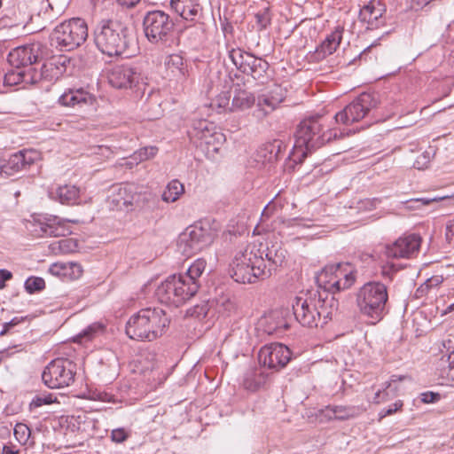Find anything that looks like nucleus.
I'll list each match as a JSON object with an SVG mask.
<instances>
[{
	"label": "nucleus",
	"instance_id": "f257e3e1",
	"mask_svg": "<svg viewBox=\"0 0 454 454\" xmlns=\"http://www.w3.org/2000/svg\"><path fill=\"white\" fill-rule=\"evenodd\" d=\"M323 126L322 118L317 116L300 122L295 132V143L288 158L290 163H301L308 153L337 137L336 131L330 129L323 131Z\"/></svg>",
	"mask_w": 454,
	"mask_h": 454
},
{
	"label": "nucleus",
	"instance_id": "f03ea898",
	"mask_svg": "<svg viewBox=\"0 0 454 454\" xmlns=\"http://www.w3.org/2000/svg\"><path fill=\"white\" fill-rule=\"evenodd\" d=\"M265 249L262 244L252 243L238 251L230 265L231 277L238 283H254L270 277L262 258Z\"/></svg>",
	"mask_w": 454,
	"mask_h": 454
},
{
	"label": "nucleus",
	"instance_id": "7ed1b4c3",
	"mask_svg": "<svg viewBox=\"0 0 454 454\" xmlns=\"http://www.w3.org/2000/svg\"><path fill=\"white\" fill-rule=\"evenodd\" d=\"M169 320L159 308L140 309L128 320L126 333L133 340L152 341L162 336Z\"/></svg>",
	"mask_w": 454,
	"mask_h": 454
},
{
	"label": "nucleus",
	"instance_id": "20e7f679",
	"mask_svg": "<svg viewBox=\"0 0 454 454\" xmlns=\"http://www.w3.org/2000/svg\"><path fill=\"white\" fill-rule=\"evenodd\" d=\"M295 319L305 327L323 326L332 318V311L317 293L301 294L292 303Z\"/></svg>",
	"mask_w": 454,
	"mask_h": 454
},
{
	"label": "nucleus",
	"instance_id": "39448f33",
	"mask_svg": "<svg viewBox=\"0 0 454 454\" xmlns=\"http://www.w3.org/2000/svg\"><path fill=\"white\" fill-rule=\"evenodd\" d=\"M387 300V286L378 281L365 283L356 294L357 309L364 317L371 319L372 324H375L383 318Z\"/></svg>",
	"mask_w": 454,
	"mask_h": 454
},
{
	"label": "nucleus",
	"instance_id": "423d86ee",
	"mask_svg": "<svg viewBox=\"0 0 454 454\" xmlns=\"http://www.w3.org/2000/svg\"><path fill=\"white\" fill-rule=\"evenodd\" d=\"M94 42L97 48L109 57L122 55L128 47L124 28L112 20L98 24L94 30Z\"/></svg>",
	"mask_w": 454,
	"mask_h": 454
},
{
	"label": "nucleus",
	"instance_id": "0eeeda50",
	"mask_svg": "<svg viewBox=\"0 0 454 454\" xmlns=\"http://www.w3.org/2000/svg\"><path fill=\"white\" fill-rule=\"evenodd\" d=\"M198 290L199 286L194 283L188 286L182 278L181 274H174L160 283L156 289L155 295L160 303L179 307L195 295Z\"/></svg>",
	"mask_w": 454,
	"mask_h": 454
},
{
	"label": "nucleus",
	"instance_id": "6e6552de",
	"mask_svg": "<svg viewBox=\"0 0 454 454\" xmlns=\"http://www.w3.org/2000/svg\"><path fill=\"white\" fill-rule=\"evenodd\" d=\"M51 38L59 51H73L88 38V26L82 19H71L58 25Z\"/></svg>",
	"mask_w": 454,
	"mask_h": 454
},
{
	"label": "nucleus",
	"instance_id": "1a4fd4ad",
	"mask_svg": "<svg viewBox=\"0 0 454 454\" xmlns=\"http://www.w3.org/2000/svg\"><path fill=\"white\" fill-rule=\"evenodd\" d=\"M215 233L208 222L188 226L179 236L178 247L187 256L200 252L214 241Z\"/></svg>",
	"mask_w": 454,
	"mask_h": 454
},
{
	"label": "nucleus",
	"instance_id": "9d476101",
	"mask_svg": "<svg viewBox=\"0 0 454 454\" xmlns=\"http://www.w3.org/2000/svg\"><path fill=\"white\" fill-rule=\"evenodd\" d=\"M356 276L349 263L326 265L317 276L320 288L329 293H337L349 288Z\"/></svg>",
	"mask_w": 454,
	"mask_h": 454
},
{
	"label": "nucleus",
	"instance_id": "9b49d317",
	"mask_svg": "<svg viewBox=\"0 0 454 454\" xmlns=\"http://www.w3.org/2000/svg\"><path fill=\"white\" fill-rule=\"evenodd\" d=\"M137 190V186L133 184L113 185L107 197L109 207L113 210L131 211L135 207H142L144 203L153 199L151 193L142 194Z\"/></svg>",
	"mask_w": 454,
	"mask_h": 454
},
{
	"label": "nucleus",
	"instance_id": "f8f14e48",
	"mask_svg": "<svg viewBox=\"0 0 454 454\" xmlns=\"http://www.w3.org/2000/svg\"><path fill=\"white\" fill-rule=\"evenodd\" d=\"M75 364L67 358L52 360L43 370L42 380L50 388H62L74 381Z\"/></svg>",
	"mask_w": 454,
	"mask_h": 454
},
{
	"label": "nucleus",
	"instance_id": "ddd939ff",
	"mask_svg": "<svg viewBox=\"0 0 454 454\" xmlns=\"http://www.w3.org/2000/svg\"><path fill=\"white\" fill-rule=\"evenodd\" d=\"M379 96L364 92L334 115L335 122L349 125L364 119L372 109L377 107Z\"/></svg>",
	"mask_w": 454,
	"mask_h": 454
},
{
	"label": "nucleus",
	"instance_id": "4468645a",
	"mask_svg": "<svg viewBox=\"0 0 454 454\" xmlns=\"http://www.w3.org/2000/svg\"><path fill=\"white\" fill-rule=\"evenodd\" d=\"M143 25L145 36L153 43L166 41L174 27L169 15L160 10L148 12L144 18Z\"/></svg>",
	"mask_w": 454,
	"mask_h": 454
},
{
	"label": "nucleus",
	"instance_id": "2eb2a0df",
	"mask_svg": "<svg viewBox=\"0 0 454 454\" xmlns=\"http://www.w3.org/2000/svg\"><path fill=\"white\" fill-rule=\"evenodd\" d=\"M291 351L284 344L274 342L261 348L258 359L261 364L271 370L279 371L291 360Z\"/></svg>",
	"mask_w": 454,
	"mask_h": 454
},
{
	"label": "nucleus",
	"instance_id": "dca6fc26",
	"mask_svg": "<svg viewBox=\"0 0 454 454\" xmlns=\"http://www.w3.org/2000/svg\"><path fill=\"white\" fill-rule=\"evenodd\" d=\"M420 243L419 235H406L386 246L385 254L389 258H411L419 252Z\"/></svg>",
	"mask_w": 454,
	"mask_h": 454
},
{
	"label": "nucleus",
	"instance_id": "f3484780",
	"mask_svg": "<svg viewBox=\"0 0 454 454\" xmlns=\"http://www.w3.org/2000/svg\"><path fill=\"white\" fill-rule=\"evenodd\" d=\"M42 45L34 43L17 47L10 51L8 62L15 68H20L35 63L42 57Z\"/></svg>",
	"mask_w": 454,
	"mask_h": 454
},
{
	"label": "nucleus",
	"instance_id": "a211bd4d",
	"mask_svg": "<svg viewBox=\"0 0 454 454\" xmlns=\"http://www.w3.org/2000/svg\"><path fill=\"white\" fill-rule=\"evenodd\" d=\"M108 82L116 89H129L138 82L139 74L130 65L122 64L113 67L108 72Z\"/></svg>",
	"mask_w": 454,
	"mask_h": 454
},
{
	"label": "nucleus",
	"instance_id": "6ab92c4d",
	"mask_svg": "<svg viewBox=\"0 0 454 454\" xmlns=\"http://www.w3.org/2000/svg\"><path fill=\"white\" fill-rule=\"evenodd\" d=\"M189 75L188 66L179 54H171L164 60L163 77L168 81L183 82Z\"/></svg>",
	"mask_w": 454,
	"mask_h": 454
},
{
	"label": "nucleus",
	"instance_id": "aec40b11",
	"mask_svg": "<svg viewBox=\"0 0 454 454\" xmlns=\"http://www.w3.org/2000/svg\"><path fill=\"white\" fill-rule=\"evenodd\" d=\"M385 12V5L380 0H371L360 9L359 20L367 29L377 28L382 24L380 19Z\"/></svg>",
	"mask_w": 454,
	"mask_h": 454
},
{
	"label": "nucleus",
	"instance_id": "412c9836",
	"mask_svg": "<svg viewBox=\"0 0 454 454\" xmlns=\"http://www.w3.org/2000/svg\"><path fill=\"white\" fill-rule=\"evenodd\" d=\"M35 153L31 151H20L12 155L7 160H4V175L11 176L16 173L27 169L34 163Z\"/></svg>",
	"mask_w": 454,
	"mask_h": 454
},
{
	"label": "nucleus",
	"instance_id": "4be33fe9",
	"mask_svg": "<svg viewBox=\"0 0 454 454\" xmlns=\"http://www.w3.org/2000/svg\"><path fill=\"white\" fill-rule=\"evenodd\" d=\"M343 27L338 26L326 36V38L316 48L311 58L316 61H321L327 56L336 51L342 40Z\"/></svg>",
	"mask_w": 454,
	"mask_h": 454
},
{
	"label": "nucleus",
	"instance_id": "5701e85b",
	"mask_svg": "<svg viewBox=\"0 0 454 454\" xmlns=\"http://www.w3.org/2000/svg\"><path fill=\"white\" fill-rule=\"evenodd\" d=\"M286 97V89L280 85H274L270 91L258 97L257 107L263 114H268L274 111L285 100Z\"/></svg>",
	"mask_w": 454,
	"mask_h": 454
},
{
	"label": "nucleus",
	"instance_id": "b1692460",
	"mask_svg": "<svg viewBox=\"0 0 454 454\" xmlns=\"http://www.w3.org/2000/svg\"><path fill=\"white\" fill-rule=\"evenodd\" d=\"M95 102L96 97L82 88L68 89L59 98V103L61 106L71 107L83 105L91 106Z\"/></svg>",
	"mask_w": 454,
	"mask_h": 454
},
{
	"label": "nucleus",
	"instance_id": "393cba45",
	"mask_svg": "<svg viewBox=\"0 0 454 454\" xmlns=\"http://www.w3.org/2000/svg\"><path fill=\"white\" fill-rule=\"evenodd\" d=\"M171 8L184 20L196 22L202 16L198 0H171Z\"/></svg>",
	"mask_w": 454,
	"mask_h": 454
},
{
	"label": "nucleus",
	"instance_id": "a878e982",
	"mask_svg": "<svg viewBox=\"0 0 454 454\" xmlns=\"http://www.w3.org/2000/svg\"><path fill=\"white\" fill-rule=\"evenodd\" d=\"M49 272L64 280H75L82 277L83 270L81 264L77 262H58L52 263L49 268Z\"/></svg>",
	"mask_w": 454,
	"mask_h": 454
},
{
	"label": "nucleus",
	"instance_id": "bb28decb",
	"mask_svg": "<svg viewBox=\"0 0 454 454\" xmlns=\"http://www.w3.org/2000/svg\"><path fill=\"white\" fill-rule=\"evenodd\" d=\"M195 130L196 137L204 144L213 145L214 151L218 150L215 145L224 141V135L222 132L215 131L214 125L207 121H200L195 127Z\"/></svg>",
	"mask_w": 454,
	"mask_h": 454
},
{
	"label": "nucleus",
	"instance_id": "cd10ccee",
	"mask_svg": "<svg viewBox=\"0 0 454 454\" xmlns=\"http://www.w3.org/2000/svg\"><path fill=\"white\" fill-rule=\"evenodd\" d=\"M38 226L43 236L45 237H60L65 236L68 230L64 221L57 216L46 218L44 222H39Z\"/></svg>",
	"mask_w": 454,
	"mask_h": 454
},
{
	"label": "nucleus",
	"instance_id": "c85d7f7f",
	"mask_svg": "<svg viewBox=\"0 0 454 454\" xmlns=\"http://www.w3.org/2000/svg\"><path fill=\"white\" fill-rule=\"evenodd\" d=\"M268 68V62L252 55L247 57V65L242 73L251 75L254 80L262 82Z\"/></svg>",
	"mask_w": 454,
	"mask_h": 454
},
{
	"label": "nucleus",
	"instance_id": "c756f323",
	"mask_svg": "<svg viewBox=\"0 0 454 454\" xmlns=\"http://www.w3.org/2000/svg\"><path fill=\"white\" fill-rule=\"evenodd\" d=\"M266 382V376L260 369H250L245 375L243 386L249 391H256Z\"/></svg>",
	"mask_w": 454,
	"mask_h": 454
},
{
	"label": "nucleus",
	"instance_id": "7c9ffc66",
	"mask_svg": "<svg viewBox=\"0 0 454 454\" xmlns=\"http://www.w3.org/2000/svg\"><path fill=\"white\" fill-rule=\"evenodd\" d=\"M254 103V97L245 90H236L233 96L231 112L243 111L250 108Z\"/></svg>",
	"mask_w": 454,
	"mask_h": 454
},
{
	"label": "nucleus",
	"instance_id": "2f4dec72",
	"mask_svg": "<svg viewBox=\"0 0 454 454\" xmlns=\"http://www.w3.org/2000/svg\"><path fill=\"white\" fill-rule=\"evenodd\" d=\"M79 192L76 186L65 184L56 190L55 196L60 203L73 205L77 202Z\"/></svg>",
	"mask_w": 454,
	"mask_h": 454
},
{
	"label": "nucleus",
	"instance_id": "473e14b6",
	"mask_svg": "<svg viewBox=\"0 0 454 454\" xmlns=\"http://www.w3.org/2000/svg\"><path fill=\"white\" fill-rule=\"evenodd\" d=\"M207 262L204 259H197L187 270L185 275H182V278L186 282L188 286L194 283L200 286L198 278L202 275L206 269Z\"/></svg>",
	"mask_w": 454,
	"mask_h": 454
},
{
	"label": "nucleus",
	"instance_id": "72a5a7b5",
	"mask_svg": "<svg viewBox=\"0 0 454 454\" xmlns=\"http://www.w3.org/2000/svg\"><path fill=\"white\" fill-rule=\"evenodd\" d=\"M184 184L180 181L174 179L167 184L161 195V199L163 201L168 203L175 202L180 198L181 195L184 194Z\"/></svg>",
	"mask_w": 454,
	"mask_h": 454
},
{
	"label": "nucleus",
	"instance_id": "f704fd0d",
	"mask_svg": "<svg viewBox=\"0 0 454 454\" xmlns=\"http://www.w3.org/2000/svg\"><path fill=\"white\" fill-rule=\"evenodd\" d=\"M26 20L21 18L20 12L12 11L0 18V28H12L17 27H26Z\"/></svg>",
	"mask_w": 454,
	"mask_h": 454
},
{
	"label": "nucleus",
	"instance_id": "c9c22d12",
	"mask_svg": "<svg viewBox=\"0 0 454 454\" xmlns=\"http://www.w3.org/2000/svg\"><path fill=\"white\" fill-rule=\"evenodd\" d=\"M359 406L334 405L335 418L337 420H347L356 418L364 412Z\"/></svg>",
	"mask_w": 454,
	"mask_h": 454
},
{
	"label": "nucleus",
	"instance_id": "e433bc0d",
	"mask_svg": "<svg viewBox=\"0 0 454 454\" xmlns=\"http://www.w3.org/2000/svg\"><path fill=\"white\" fill-rule=\"evenodd\" d=\"M265 249L264 254H262V258L266 262V266L270 270V276L271 275V270L275 269L278 264H281L284 259V254L282 252L278 253L277 250L270 249L266 245L261 243Z\"/></svg>",
	"mask_w": 454,
	"mask_h": 454
},
{
	"label": "nucleus",
	"instance_id": "4c0bfd02",
	"mask_svg": "<svg viewBox=\"0 0 454 454\" xmlns=\"http://www.w3.org/2000/svg\"><path fill=\"white\" fill-rule=\"evenodd\" d=\"M252 54L242 51L239 48H231L228 50V57L233 65L240 71L243 72L247 65V57Z\"/></svg>",
	"mask_w": 454,
	"mask_h": 454
},
{
	"label": "nucleus",
	"instance_id": "58836bf2",
	"mask_svg": "<svg viewBox=\"0 0 454 454\" xmlns=\"http://www.w3.org/2000/svg\"><path fill=\"white\" fill-rule=\"evenodd\" d=\"M14 436L21 445L34 444L33 441L30 442L31 431L26 424H16L14 427Z\"/></svg>",
	"mask_w": 454,
	"mask_h": 454
},
{
	"label": "nucleus",
	"instance_id": "ea45409f",
	"mask_svg": "<svg viewBox=\"0 0 454 454\" xmlns=\"http://www.w3.org/2000/svg\"><path fill=\"white\" fill-rule=\"evenodd\" d=\"M41 71L43 74L44 81L47 82L57 80L61 74L60 68L52 61L44 63L41 67Z\"/></svg>",
	"mask_w": 454,
	"mask_h": 454
},
{
	"label": "nucleus",
	"instance_id": "a19ab883",
	"mask_svg": "<svg viewBox=\"0 0 454 454\" xmlns=\"http://www.w3.org/2000/svg\"><path fill=\"white\" fill-rule=\"evenodd\" d=\"M443 281L441 275H435L427 279L418 289L417 295H426L431 289L438 287Z\"/></svg>",
	"mask_w": 454,
	"mask_h": 454
},
{
	"label": "nucleus",
	"instance_id": "79ce46f5",
	"mask_svg": "<svg viewBox=\"0 0 454 454\" xmlns=\"http://www.w3.org/2000/svg\"><path fill=\"white\" fill-rule=\"evenodd\" d=\"M26 71L16 68V70L9 71L4 75V82L7 85L13 86L21 82L26 83Z\"/></svg>",
	"mask_w": 454,
	"mask_h": 454
},
{
	"label": "nucleus",
	"instance_id": "37998d69",
	"mask_svg": "<svg viewBox=\"0 0 454 454\" xmlns=\"http://www.w3.org/2000/svg\"><path fill=\"white\" fill-rule=\"evenodd\" d=\"M231 94L228 91H223L220 93L216 98L212 102V106L216 107L219 112L221 111H230L231 103L230 102Z\"/></svg>",
	"mask_w": 454,
	"mask_h": 454
},
{
	"label": "nucleus",
	"instance_id": "c03bdc74",
	"mask_svg": "<svg viewBox=\"0 0 454 454\" xmlns=\"http://www.w3.org/2000/svg\"><path fill=\"white\" fill-rule=\"evenodd\" d=\"M282 314L283 313L281 311L276 310V311H272L270 314H268L267 316H265L264 320L266 323H270L271 320H277L275 325L269 328V330H268L269 333H271L273 331L282 329V328H284V329L287 328V325L285 322V320L280 318L282 317Z\"/></svg>",
	"mask_w": 454,
	"mask_h": 454
},
{
	"label": "nucleus",
	"instance_id": "a18cd8bd",
	"mask_svg": "<svg viewBox=\"0 0 454 454\" xmlns=\"http://www.w3.org/2000/svg\"><path fill=\"white\" fill-rule=\"evenodd\" d=\"M447 363L448 366L441 371V377L454 386V351L448 356Z\"/></svg>",
	"mask_w": 454,
	"mask_h": 454
},
{
	"label": "nucleus",
	"instance_id": "49530a36",
	"mask_svg": "<svg viewBox=\"0 0 454 454\" xmlns=\"http://www.w3.org/2000/svg\"><path fill=\"white\" fill-rule=\"evenodd\" d=\"M52 246H58L59 251L62 254L74 253L78 248V244L74 239H63L52 244Z\"/></svg>",
	"mask_w": 454,
	"mask_h": 454
},
{
	"label": "nucleus",
	"instance_id": "de8ad7c7",
	"mask_svg": "<svg viewBox=\"0 0 454 454\" xmlns=\"http://www.w3.org/2000/svg\"><path fill=\"white\" fill-rule=\"evenodd\" d=\"M403 380V377L393 375L388 381L384 384V388L381 389L382 395L381 396L390 397V400L395 396L397 387L394 386L397 381H401Z\"/></svg>",
	"mask_w": 454,
	"mask_h": 454
},
{
	"label": "nucleus",
	"instance_id": "09e8293b",
	"mask_svg": "<svg viewBox=\"0 0 454 454\" xmlns=\"http://www.w3.org/2000/svg\"><path fill=\"white\" fill-rule=\"evenodd\" d=\"M45 287L43 278L39 277H30L25 282V289L28 294L41 291Z\"/></svg>",
	"mask_w": 454,
	"mask_h": 454
},
{
	"label": "nucleus",
	"instance_id": "8fccbe9b",
	"mask_svg": "<svg viewBox=\"0 0 454 454\" xmlns=\"http://www.w3.org/2000/svg\"><path fill=\"white\" fill-rule=\"evenodd\" d=\"M158 151L156 146H145L136 151L134 157L137 161L142 162L153 158L158 153Z\"/></svg>",
	"mask_w": 454,
	"mask_h": 454
},
{
	"label": "nucleus",
	"instance_id": "3c124183",
	"mask_svg": "<svg viewBox=\"0 0 454 454\" xmlns=\"http://www.w3.org/2000/svg\"><path fill=\"white\" fill-rule=\"evenodd\" d=\"M255 18L256 23L261 30L265 29L270 24L271 21L270 10L268 8L264 9L262 12L256 13Z\"/></svg>",
	"mask_w": 454,
	"mask_h": 454
},
{
	"label": "nucleus",
	"instance_id": "603ef678",
	"mask_svg": "<svg viewBox=\"0 0 454 454\" xmlns=\"http://www.w3.org/2000/svg\"><path fill=\"white\" fill-rule=\"evenodd\" d=\"M26 84H35L41 81H44L43 74L40 70L29 68L26 71Z\"/></svg>",
	"mask_w": 454,
	"mask_h": 454
},
{
	"label": "nucleus",
	"instance_id": "864d4df0",
	"mask_svg": "<svg viewBox=\"0 0 454 454\" xmlns=\"http://www.w3.org/2000/svg\"><path fill=\"white\" fill-rule=\"evenodd\" d=\"M281 142L280 141H274V143L266 145L263 149H262V153L263 152H269L270 156L267 159L268 161H273L276 160L278 157V153L281 148Z\"/></svg>",
	"mask_w": 454,
	"mask_h": 454
},
{
	"label": "nucleus",
	"instance_id": "5fc2aeb1",
	"mask_svg": "<svg viewBox=\"0 0 454 454\" xmlns=\"http://www.w3.org/2000/svg\"><path fill=\"white\" fill-rule=\"evenodd\" d=\"M130 435V432L123 427L114 429L111 433V439L116 443L125 442Z\"/></svg>",
	"mask_w": 454,
	"mask_h": 454
},
{
	"label": "nucleus",
	"instance_id": "6e6d98bb",
	"mask_svg": "<svg viewBox=\"0 0 454 454\" xmlns=\"http://www.w3.org/2000/svg\"><path fill=\"white\" fill-rule=\"evenodd\" d=\"M403 403L401 400L396 401L395 403H392L388 406L387 409H382L379 412V420L380 421L382 419L386 418L387 416H390L396 411H400L403 407Z\"/></svg>",
	"mask_w": 454,
	"mask_h": 454
},
{
	"label": "nucleus",
	"instance_id": "4d7b16f0",
	"mask_svg": "<svg viewBox=\"0 0 454 454\" xmlns=\"http://www.w3.org/2000/svg\"><path fill=\"white\" fill-rule=\"evenodd\" d=\"M207 310V304L202 303L200 305H195L194 307L187 309L186 315L194 317H206Z\"/></svg>",
	"mask_w": 454,
	"mask_h": 454
},
{
	"label": "nucleus",
	"instance_id": "13d9d810",
	"mask_svg": "<svg viewBox=\"0 0 454 454\" xmlns=\"http://www.w3.org/2000/svg\"><path fill=\"white\" fill-rule=\"evenodd\" d=\"M101 329L100 325H90L88 328H86L85 330H83L81 333H79L76 337H75V340L77 341H80L82 342V340L83 338L87 339V340H90L93 338L94 334L99 331Z\"/></svg>",
	"mask_w": 454,
	"mask_h": 454
},
{
	"label": "nucleus",
	"instance_id": "bf43d9fd",
	"mask_svg": "<svg viewBox=\"0 0 454 454\" xmlns=\"http://www.w3.org/2000/svg\"><path fill=\"white\" fill-rule=\"evenodd\" d=\"M56 402V397L51 394L36 395L31 404L35 407H40L43 404H51Z\"/></svg>",
	"mask_w": 454,
	"mask_h": 454
},
{
	"label": "nucleus",
	"instance_id": "052dcab7",
	"mask_svg": "<svg viewBox=\"0 0 454 454\" xmlns=\"http://www.w3.org/2000/svg\"><path fill=\"white\" fill-rule=\"evenodd\" d=\"M430 162V156L428 153L420 154L414 162V168L418 169H424L428 167Z\"/></svg>",
	"mask_w": 454,
	"mask_h": 454
},
{
	"label": "nucleus",
	"instance_id": "680f3d73",
	"mask_svg": "<svg viewBox=\"0 0 454 454\" xmlns=\"http://www.w3.org/2000/svg\"><path fill=\"white\" fill-rule=\"evenodd\" d=\"M440 400V395L434 392H426L421 394V401L424 403H433Z\"/></svg>",
	"mask_w": 454,
	"mask_h": 454
},
{
	"label": "nucleus",
	"instance_id": "e2e57ef3",
	"mask_svg": "<svg viewBox=\"0 0 454 454\" xmlns=\"http://www.w3.org/2000/svg\"><path fill=\"white\" fill-rule=\"evenodd\" d=\"M334 410V405H328L326 407H325L324 409L320 410V415L324 418H325L327 420H333V419H336L335 418V411H333Z\"/></svg>",
	"mask_w": 454,
	"mask_h": 454
},
{
	"label": "nucleus",
	"instance_id": "0e129e2a",
	"mask_svg": "<svg viewBox=\"0 0 454 454\" xmlns=\"http://www.w3.org/2000/svg\"><path fill=\"white\" fill-rule=\"evenodd\" d=\"M12 273L7 270H0V290L5 287V282L12 279Z\"/></svg>",
	"mask_w": 454,
	"mask_h": 454
},
{
	"label": "nucleus",
	"instance_id": "69168bd1",
	"mask_svg": "<svg viewBox=\"0 0 454 454\" xmlns=\"http://www.w3.org/2000/svg\"><path fill=\"white\" fill-rule=\"evenodd\" d=\"M94 153L99 154L106 158H109L112 155L113 152L108 146L98 145L96 147V151L94 152Z\"/></svg>",
	"mask_w": 454,
	"mask_h": 454
},
{
	"label": "nucleus",
	"instance_id": "338daca9",
	"mask_svg": "<svg viewBox=\"0 0 454 454\" xmlns=\"http://www.w3.org/2000/svg\"><path fill=\"white\" fill-rule=\"evenodd\" d=\"M381 395H382L381 389H378L374 394V396L372 398V403L379 404V403H385V402H387L390 400V397L381 396Z\"/></svg>",
	"mask_w": 454,
	"mask_h": 454
},
{
	"label": "nucleus",
	"instance_id": "774afa93",
	"mask_svg": "<svg viewBox=\"0 0 454 454\" xmlns=\"http://www.w3.org/2000/svg\"><path fill=\"white\" fill-rule=\"evenodd\" d=\"M138 163L140 162L137 161V160L134 157L133 153L129 159L124 160V162L121 164V166L131 169L133 168L134 166H137Z\"/></svg>",
	"mask_w": 454,
	"mask_h": 454
}]
</instances>
